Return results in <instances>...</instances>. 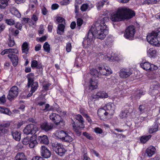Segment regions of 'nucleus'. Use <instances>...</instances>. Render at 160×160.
Returning a JSON list of instances; mask_svg holds the SVG:
<instances>
[{
  "mask_svg": "<svg viewBox=\"0 0 160 160\" xmlns=\"http://www.w3.org/2000/svg\"><path fill=\"white\" fill-rule=\"evenodd\" d=\"M109 20L108 16L102 17L94 23L89 31L87 39H84L82 45L89 50L93 46V38H96L100 39H103L108 33V28L106 24Z\"/></svg>",
  "mask_w": 160,
  "mask_h": 160,
  "instance_id": "nucleus-1",
  "label": "nucleus"
},
{
  "mask_svg": "<svg viewBox=\"0 0 160 160\" xmlns=\"http://www.w3.org/2000/svg\"><path fill=\"white\" fill-rule=\"evenodd\" d=\"M135 15L133 11L126 8H119L116 12H113L110 16V19L112 22L122 21L124 18H131Z\"/></svg>",
  "mask_w": 160,
  "mask_h": 160,
  "instance_id": "nucleus-2",
  "label": "nucleus"
},
{
  "mask_svg": "<svg viewBox=\"0 0 160 160\" xmlns=\"http://www.w3.org/2000/svg\"><path fill=\"white\" fill-rule=\"evenodd\" d=\"M148 41L151 44L156 46L160 45V31H152L148 34L147 36Z\"/></svg>",
  "mask_w": 160,
  "mask_h": 160,
  "instance_id": "nucleus-3",
  "label": "nucleus"
},
{
  "mask_svg": "<svg viewBox=\"0 0 160 160\" xmlns=\"http://www.w3.org/2000/svg\"><path fill=\"white\" fill-rule=\"evenodd\" d=\"M22 142L24 145L29 144V147L31 148H34L37 144L35 136L27 137L23 139Z\"/></svg>",
  "mask_w": 160,
  "mask_h": 160,
  "instance_id": "nucleus-4",
  "label": "nucleus"
},
{
  "mask_svg": "<svg viewBox=\"0 0 160 160\" xmlns=\"http://www.w3.org/2000/svg\"><path fill=\"white\" fill-rule=\"evenodd\" d=\"M53 150L59 155L63 156L66 151L63 146L60 143L52 145Z\"/></svg>",
  "mask_w": 160,
  "mask_h": 160,
  "instance_id": "nucleus-5",
  "label": "nucleus"
},
{
  "mask_svg": "<svg viewBox=\"0 0 160 160\" xmlns=\"http://www.w3.org/2000/svg\"><path fill=\"white\" fill-rule=\"evenodd\" d=\"M135 32L136 30L134 26L133 25L129 26L125 30L124 36L126 38L132 39L133 38Z\"/></svg>",
  "mask_w": 160,
  "mask_h": 160,
  "instance_id": "nucleus-6",
  "label": "nucleus"
},
{
  "mask_svg": "<svg viewBox=\"0 0 160 160\" xmlns=\"http://www.w3.org/2000/svg\"><path fill=\"white\" fill-rule=\"evenodd\" d=\"M38 131V128L36 125L32 124L27 125L23 130L24 133L26 134H34Z\"/></svg>",
  "mask_w": 160,
  "mask_h": 160,
  "instance_id": "nucleus-7",
  "label": "nucleus"
},
{
  "mask_svg": "<svg viewBox=\"0 0 160 160\" xmlns=\"http://www.w3.org/2000/svg\"><path fill=\"white\" fill-rule=\"evenodd\" d=\"M18 94V88L15 86H13L10 90L7 96L8 99L11 100L16 97Z\"/></svg>",
  "mask_w": 160,
  "mask_h": 160,
  "instance_id": "nucleus-8",
  "label": "nucleus"
},
{
  "mask_svg": "<svg viewBox=\"0 0 160 160\" xmlns=\"http://www.w3.org/2000/svg\"><path fill=\"white\" fill-rule=\"evenodd\" d=\"M140 66L144 70L146 71L157 70L158 68L157 66L149 62H144V63H141Z\"/></svg>",
  "mask_w": 160,
  "mask_h": 160,
  "instance_id": "nucleus-9",
  "label": "nucleus"
},
{
  "mask_svg": "<svg viewBox=\"0 0 160 160\" xmlns=\"http://www.w3.org/2000/svg\"><path fill=\"white\" fill-rule=\"evenodd\" d=\"M132 74V70L129 68H123L122 69L120 72L119 75L122 78H125L129 77Z\"/></svg>",
  "mask_w": 160,
  "mask_h": 160,
  "instance_id": "nucleus-10",
  "label": "nucleus"
},
{
  "mask_svg": "<svg viewBox=\"0 0 160 160\" xmlns=\"http://www.w3.org/2000/svg\"><path fill=\"white\" fill-rule=\"evenodd\" d=\"M105 108L106 109V111L108 112L107 115H112L115 112V105L113 103L109 102L105 105Z\"/></svg>",
  "mask_w": 160,
  "mask_h": 160,
  "instance_id": "nucleus-11",
  "label": "nucleus"
},
{
  "mask_svg": "<svg viewBox=\"0 0 160 160\" xmlns=\"http://www.w3.org/2000/svg\"><path fill=\"white\" fill-rule=\"evenodd\" d=\"M41 155L44 158H48L51 155V152L44 146L41 148Z\"/></svg>",
  "mask_w": 160,
  "mask_h": 160,
  "instance_id": "nucleus-12",
  "label": "nucleus"
},
{
  "mask_svg": "<svg viewBox=\"0 0 160 160\" xmlns=\"http://www.w3.org/2000/svg\"><path fill=\"white\" fill-rule=\"evenodd\" d=\"M10 125V123H8L0 125V137L8 133V130L6 128L9 127Z\"/></svg>",
  "mask_w": 160,
  "mask_h": 160,
  "instance_id": "nucleus-13",
  "label": "nucleus"
},
{
  "mask_svg": "<svg viewBox=\"0 0 160 160\" xmlns=\"http://www.w3.org/2000/svg\"><path fill=\"white\" fill-rule=\"evenodd\" d=\"M80 0H76L75 3V13L76 14L75 16L76 18H77V24L78 26L79 27L78 28H80V18H77V14L79 11V5L80 4Z\"/></svg>",
  "mask_w": 160,
  "mask_h": 160,
  "instance_id": "nucleus-14",
  "label": "nucleus"
},
{
  "mask_svg": "<svg viewBox=\"0 0 160 160\" xmlns=\"http://www.w3.org/2000/svg\"><path fill=\"white\" fill-rule=\"evenodd\" d=\"M108 93L104 91H98L96 93H93L92 95V98L93 99H98V98H103L108 97Z\"/></svg>",
  "mask_w": 160,
  "mask_h": 160,
  "instance_id": "nucleus-15",
  "label": "nucleus"
},
{
  "mask_svg": "<svg viewBox=\"0 0 160 160\" xmlns=\"http://www.w3.org/2000/svg\"><path fill=\"white\" fill-rule=\"evenodd\" d=\"M8 57L10 59L13 66H17L18 63V58L17 55L10 53L8 55Z\"/></svg>",
  "mask_w": 160,
  "mask_h": 160,
  "instance_id": "nucleus-16",
  "label": "nucleus"
},
{
  "mask_svg": "<svg viewBox=\"0 0 160 160\" xmlns=\"http://www.w3.org/2000/svg\"><path fill=\"white\" fill-rule=\"evenodd\" d=\"M38 105L41 107L40 109L45 112H47L51 110L50 107V105L48 104H45V102H40L38 103Z\"/></svg>",
  "mask_w": 160,
  "mask_h": 160,
  "instance_id": "nucleus-17",
  "label": "nucleus"
},
{
  "mask_svg": "<svg viewBox=\"0 0 160 160\" xmlns=\"http://www.w3.org/2000/svg\"><path fill=\"white\" fill-rule=\"evenodd\" d=\"M53 126L52 124L48 123L47 122L42 123L40 126L41 129L46 132H48L52 129Z\"/></svg>",
  "mask_w": 160,
  "mask_h": 160,
  "instance_id": "nucleus-18",
  "label": "nucleus"
},
{
  "mask_svg": "<svg viewBox=\"0 0 160 160\" xmlns=\"http://www.w3.org/2000/svg\"><path fill=\"white\" fill-rule=\"evenodd\" d=\"M159 86L157 83H153L151 85L149 90L150 93L156 94L158 92V88Z\"/></svg>",
  "mask_w": 160,
  "mask_h": 160,
  "instance_id": "nucleus-19",
  "label": "nucleus"
},
{
  "mask_svg": "<svg viewBox=\"0 0 160 160\" xmlns=\"http://www.w3.org/2000/svg\"><path fill=\"white\" fill-rule=\"evenodd\" d=\"M156 151V149L154 146H150L147 148L146 150V153L148 156L151 157V156H152V155L155 153Z\"/></svg>",
  "mask_w": 160,
  "mask_h": 160,
  "instance_id": "nucleus-20",
  "label": "nucleus"
},
{
  "mask_svg": "<svg viewBox=\"0 0 160 160\" xmlns=\"http://www.w3.org/2000/svg\"><path fill=\"white\" fill-rule=\"evenodd\" d=\"M98 82L97 80L95 79L94 78H92L89 85V89L90 90H93V89L97 88L98 87Z\"/></svg>",
  "mask_w": 160,
  "mask_h": 160,
  "instance_id": "nucleus-21",
  "label": "nucleus"
},
{
  "mask_svg": "<svg viewBox=\"0 0 160 160\" xmlns=\"http://www.w3.org/2000/svg\"><path fill=\"white\" fill-rule=\"evenodd\" d=\"M49 118L55 123L56 125H58V122L61 119V117L60 116L56 113H52L49 116Z\"/></svg>",
  "mask_w": 160,
  "mask_h": 160,
  "instance_id": "nucleus-22",
  "label": "nucleus"
},
{
  "mask_svg": "<svg viewBox=\"0 0 160 160\" xmlns=\"http://www.w3.org/2000/svg\"><path fill=\"white\" fill-rule=\"evenodd\" d=\"M105 105L102 108H100L98 111V114L99 117L102 118L106 117L107 116L108 112L106 111V109L105 108Z\"/></svg>",
  "mask_w": 160,
  "mask_h": 160,
  "instance_id": "nucleus-23",
  "label": "nucleus"
},
{
  "mask_svg": "<svg viewBox=\"0 0 160 160\" xmlns=\"http://www.w3.org/2000/svg\"><path fill=\"white\" fill-rule=\"evenodd\" d=\"M37 139L41 143L46 144L48 143V139L46 135H43L39 136L38 137Z\"/></svg>",
  "mask_w": 160,
  "mask_h": 160,
  "instance_id": "nucleus-24",
  "label": "nucleus"
},
{
  "mask_svg": "<svg viewBox=\"0 0 160 160\" xmlns=\"http://www.w3.org/2000/svg\"><path fill=\"white\" fill-rule=\"evenodd\" d=\"M67 132H65L63 130H58L57 131L55 136L58 138L62 140Z\"/></svg>",
  "mask_w": 160,
  "mask_h": 160,
  "instance_id": "nucleus-25",
  "label": "nucleus"
},
{
  "mask_svg": "<svg viewBox=\"0 0 160 160\" xmlns=\"http://www.w3.org/2000/svg\"><path fill=\"white\" fill-rule=\"evenodd\" d=\"M63 23H59L58 27L57 32L58 34L60 35H62L64 32L65 28V24Z\"/></svg>",
  "mask_w": 160,
  "mask_h": 160,
  "instance_id": "nucleus-26",
  "label": "nucleus"
},
{
  "mask_svg": "<svg viewBox=\"0 0 160 160\" xmlns=\"http://www.w3.org/2000/svg\"><path fill=\"white\" fill-rule=\"evenodd\" d=\"M12 134L13 138L16 140L20 141L21 135L20 132L17 131H13L12 132Z\"/></svg>",
  "mask_w": 160,
  "mask_h": 160,
  "instance_id": "nucleus-27",
  "label": "nucleus"
},
{
  "mask_svg": "<svg viewBox=\"0 0 160 160\" xmlns=\"http://www.w3.org/2000/svg\"><path fill=\"white\" fill-rule=\"evenodd\" d=\"M34 75L33 73H29L27 76V78L28 79V87L31 86V84H32L33 81Z\"/></svg>",
  "mask_w": 160,
  "mask_h": 160,
  "instance_id": "nucleus-28",
  "label": "nucleus"
},
{
  "mask_svg": "<svg viewBox=\"0 0 160 160\" xmlns=\"http://www.w3.org/2000/svg\"><path fill=\"white\" fill-rule=\"evenodd\" d=\"M15 158L16 160H27L25 155L22 152L18 153L16 156Z\"/></svg>",
  "mask_w": 160,
  "mask_h": 160,
  "instance_id": "nucleus-29",
  "label": "nucleus"
},
{
  "mask_svg": "<svg viewBox=\"0 0 160 160\" xmlns=\"http://www.w3.org/2000/svg\"><path fill=\"white\" fill-rule=\"evenodd\" d=\"M28 47V44L27 42H25L23 43L22 46V53L26 54H27L28 53L29 48Z\"/></svg>",
  "mask_w": 160,
  "mask_h": 160,
  "instance_id": "nucleus-30",
  "label": "nucleus"
},
{
  "mask_svg": "<svg viewBox=\"0 0 160 160\" xmlns=\"http://www.w3.org/2000/svg\"><path fill=\"white\" fill-rule=\"evenodd\" d=\"M11 12L12 14L15 15L18 18H20L21 17L20 13L16 8L14 7H13L11 8Z\"/></svg>",
  "mask_w": 160,
  "mask_h": 160,
  "instance_id": "nucleus-31",
  "label": "nucleus"
},
{
  "mask_svg": "<svg viewBox=\"0 0 160 160\" xmlns=\"http://www.w3.org/2000/svg\"><path fill=\"white\" fill-rule=\"evenodd\" d=\"M157 51L154 48H150L147 51V54L149 57H152L156 55Z\"/></svg>",
  "mask_w": 160,
  "mask_h": 160,
  "instance_id": "nucleus-32",
  "label": "nucleus"
},
{
  "mask_svg": "<svg viewBox=\"0 0 160 160\" xmlns=\"http://www.w3.org/2000/svg\"><path fill=\"white\" fill-rule=\"evenodd\" d=\"M73 140V138L72 137L67 133L62 141L66 142H72Z\"/></svg>",
  "mask_w": 160,
  "mask_h": 160,
  "instance_id": "nucleus-33",
  "label": "nucleus"
},
{
  "mask_svg": "<svg viewBox=\"0 0 160 160\" xmlns=\"http://www.w3.org/2000/svg\"><path fill=\"white\" fill-rule=\"evenodd\" d=\"M151 137V135H148V136H142L140 139V141L142 143L146 142Z\"/></svg>",
  "mask_w": 160,
  "mask_h": 160,
  "instance_id": "nucleus-34",
  "label": "nucleus"
},
{
  "mask_svg": "<svg viewBox=\"0 0 160 160\" xmlns=\"http://www.w3.org/2000/svg\"><path fill=\"white\" fill-rule=\"evenodd\" d=\"M82 152L84 153L83 160H90L89 158L87 156V152L86 147H83L82 149Z\"/></svg>",
  "mask_w": 160,
  "mask_h": 160,
  "instance_id": "nucleus-35",
  "label": "nucleus"
},
{
  "mask_svg": "<svg viewBox=\"0 0 160 160\" xmlns=\"http://www.w3.org/2000/svg\"><path fill=\"white\" fill-rule=\"evenodd\" d=\"M9 0H0V8H5L8 4Z\"/></svg>",
  "mask_w": 160,
  "mask_h": 160,
  "instance_id": "nucleus-36",
  "label": "nucleus"
},
{
  "mask_svg": "<svg viewBox=\"0 0 160 160\" xmlns=\"http://www.w3.org/2000/svg\"><path fill=\"white\" fill-rule=\"evenodd\" d=\"M90 74L91 75H93L94 77H98L100 76V73L97 70L95 69H92L91 70Z\"/></svg>",
  "mask_w": 160,
  "mask_h": 160,
  "instance_id": "nucleus-37",
  "label": "nucleus"
},
{
  "mask_svg": "<svg viewBox=\"0 0 160 160\" xmlns=\"http://www.w3.org/2000/svg\"><path fill=\"white\" fill-rule=\"evenodd\" d=\"M98 69L99 70V75L102 74V75H106V67H101V66H98Z\"/></svg>",
  "mask_w": 160,
  "mask_h": 160,
  "instance_id": "nucleus-38",
  "label": "nucleus"
},
{
  "mask_svg": "<svg viewBox=\"0 0 160 160\" xmlns=\"http://www.w3.org/2000/svg\"><path fill=\"white\" fill-rule=\"evenodd\" d=\"M31 90L34 92H35L38 87V83L37 82H33L32 84H31Z\"/></svg>",
  "mask_w": 160,
  "mask_h": 160,
  "instance_id": "nucleus-39",
  "label": "nucleus"
},
{
  "mask_svg": "<svg viewBox=\"0 0 160 160\" xmlns=\"http://www.w3.org/2000/svg\"><path fill=\"white\" fill-rule=\"evenodd\" d=\"M73 129L76 133L78 136H80V127L78 125H73Z\"/></svg>",
  "mask_w": 160,
  "mask_h": 160,
  "instance_id": "nucleus-40",
  "label": "nucleus"
},
{
  "mask_svg": "<svg viewBox=\"0 0 160 160\" xmlns=\"http://www.w3.org/2000/svg\"><path fill=\"white\" fill-rule=\"evenodd\" d=\"M31 21L33 25H35L36 23V22L38 20V14L34 13L31 17Z\"/></svg>",
  "mask_w": 160,
  "mask_h": 160,
  "instance_id": "nucleus-41",
  "label": "nucleus"
},
{
  "mask_svg": "<svg viewBox=\"0 0 160 160\" xmlns=\"http://www.w3.org/2000/svg\"><path fill=\"white\" fill-rule=\"evenodd\" d=\"M158 126L157 124H155L151 128H149V132L150 133H153V132H155L158 131Z\"/></svg>",
  "mask_w": 160,
  "mask_h": 160,
  "instance_id": "nucleus-42",
  "label": "nucleus"
},
{
  "mask_svg": "<svg viewBox=\"0 0 160 160\" xmlns=\"http://www.w3.org/2000/svg\"><path fill=\"white\" fill-rule=\"evenodd\" d=\"M8 44L9 47H12L15 44V42L14 41L13 38H12L11 37L9 36V38L8 39Z\"/></svg>",
  "mask_w": 160,
  "mask_h": 160,
  "instance_id": "nucleus-43",
  "label": "nucleus"
},
{
  "mask_svg": "<svg viewBox=\"0 0 160 160\" xmlns=\"http://www.w3.org/2000/svg\"><path fill=\"white\" fill-rule=\"evenodd\" d=\"M159 0H145L144 1L145 4H157L159 2Z\"/></svg>",
  "mask_w": 160,
  "mask_h": 160,
  "instance_id": "nucleus-44",
  "label": "nucleus"
},
{
  "mask_svg": "<svg viewBox=\"0 0 160 160\" xmlns=\"http://www.w3.org/2000/svg\"><path fill=\"white\" fill-rule=\"evenodd\" d=\"M128 110L122 111L119 114V116L121 118H126L128 115Z\"/></svg>",
  "mask_w": 160,
  "mask_h": 160,
  "instance_id": "nucleus-45",
  "label": "nucleus"
},
{
  "mask_svg": "<svg viewBox=\"0 0 160 160\" xmlns=\"http://www.w3.org/2000/svg\"><path fill=\"white\" fill-rule=\"evenodd\" d=\"M6 50L7 54L12 53L17 54L18 53V51L16 49L9 48Z\"/></svg>",
  "mask_w": 160,
  "mask_h": 160,
  "instance_id": "nucleus-46",
  "label": "nucleus"
},
{
  "mask_svg": "<svg viewBox=\"0 0 160 160\" xmlns=\"http://www.w3.org/2000/svg\"><path fill=\"white\" fill-rule=\"evenodd\" d=\"M31 67L32 68H36L38 69H39L41 66H40L39 65L38 66V62L37 61L34 60L32 62Z\"/></svg>",
  "mask_w": 160,
  "mask_h": 160,
  "instance_id": "nucleus-47",
  "label": "nucleus"
},
{
  "mask_svg": "<svg viewBox=\"0 0 160 160\" xmlns=\"http://www.w3.org/2000/svg\"><path fill=\"white\" fill-rule=\"evenodd\" d=\"M43 48L45 51L49 52L50 51V47L49 44L48 42H45L43 46Z\"/></svg>",
  "mask_w": 160,
  "mask_h": 160,
  "instance_id": "nucleus-48",
  "label": "nucleus"
},
{
  "mask_svg": "<svg viewBox=\"0 0 160 160\" xmlns=\"http://www.w3.org/2000/svg\"><path fill=\"white\" fill-rule=\"evenodd\" d=\"M89 6L88 4L87 3L83 4L81 6V10L83 11H86L88 8Z\"/></svg>",
  "mask_w": 160,
  "mask_h": 160,
  "instance_id": "nucleus-49",
  "label": "nucleus"
},
{
  "mask_svg": "<svg viewBox=\"0 0 160 160\" xmlns=\"http://www.w3.org/2000/svg\"><path fill=\"white\" fill-rule=\"evenodd\" d=\"M104 5V2H102V1L98 2L96 4V6L98 9V10L101 9L102 7H103Z\"/></svg>",
  "mask_w": 160,
  "mask_h": 160,
  "instance_id": "nucleus-50",
  "label": "nucleus"
},
{
  "mask_svg": "<svg viewBox=\"0 0 160 160\" xmlns=\"http://www.w3.org/2000/svg\"><path fill=\"white\" fill-rule=\"evenodd\" d=\"M6 22L10 25H12L15 24L14 21L12 19H7L6 20Z\"/></svg>",
  "mask_w": 160,
  "mask_h": 160,
  "instance_id": "nucleus-51",
  "label": "nucleus"
},
{
  "mask_svg": "<svg viewBox=\"0 0 160 160\" xmlns=\"http://www.w3.org/2000/svg\"><path fill=\"white\" fill-rule=\"evenodd\" d=\"M2 113L7 114L8 115H10L11 114V112L7 108H3Z\"/></svg>",
  "mask_w": 160,
  "mask_h": 160,
  "instance_id": "nucleus-52",
  "label": "nucleus"
},
{
  "mask_svg": "<svg viewBox=\"0 0 160 160\" xmlns=\"http://www.w3.org/2000/svg\"><path fill=\"white\" fill-rule=\"evenodd\" d=\"M72 48V46L71 43L68 42L66 46V50L68 52H69L71 51Z\"/></svg>",
  "mask_w": 160,
  "mask_h": 160,
  "instance_id": "nucleus-53",
  "label": "nucleus"
},
{
  "mask_svg": "<svg viewBox=\"0 0 160 160\" xmlns=\"http://www.w3.org/2000/svg\"><path fill=\"white\" fill-rule=\"evenodd\" d=\"M82 114L83 117H84L86 118V119L88 120V122H92V120L90 118V117H89V116L87 114H86V113H85V112H82Z\"/></svg>",
  "mask_w": 160,
  "mask_h": 160,
  "instance_id": "nucleus-54",
  "label": "nucleus"
},
{
  "mask_svg": "<svg viewBox=\"0 0 160 160\" xmlns=\"http://www.w3.org/2000/svg\"><path fill=\"white\" fill-rule=\"evenodd\" d=\"M82 134L88 139H90V140H91V139H92V137L89 134L87 133V132H83Z\"/></svg>",
  "mask_w": 160,
  "mask_h": 160,
  "instance_id": "nucleus-55",
  "label": "nucleus"
},
{
  "mask_svg": "<svg viewBox=\"0 0 160 160\" xmlns=\"http://www.w3.org/2000/svg\"><path fill=\"white\" fill-rule=\"evenodd\" d=\"M138 109L139 111H140V112H141V113H143V112H144L145 110V106L143 105H139Z\"/></svg>",
  "mask_w": 160,
  "mask_h": 160,
  "instance_id": "nucleus-56",
  "label": "nucleus"
},
{
  "mask_svg": "<svg viewBox=\"0 0 160 160\" xmlns=\"http://www.w3.org/2000/svg\"><path fill=\"white\" fill-rule=\"evenodd\" d=\"M112 72L111 69L109 67H106V75H108L110 74H112Z\"/></svg>",
  "mask_w": 160,
  "mask_h": 160,
  "instance_id": "nucleus-57",
  "label": "nucleus"
},
{
  "mask_svg": "<svg viewBox=\"0 0 160 160\" xmlns=\"http://www.w3.org/2000/svg\"><path fill=\"white\" fill-rule=\"evenodd\" d=\"M57 21L58 22H61L62 23L65 24L64 19L61 17H59L57 19Z\"/></svg>",
  "mask_w": 160,
  "mask_h": 160,
  "instance_id": "nucleus-58",
  "label": "nucleus"
},
{
  "mask_svg": "<svg viewBox=\"0 0 160 160\" xmlns=\"http://www.w3.org/2000/svg\"><path fill=\"white\" fill-rule=\"evenodd\" d=\"M69 2V0H63L61 2L60 4L62 5H67Z\"/></svg>",
  "mask_w": 160,
  "mask_h": 160,
  "instance_id": "nucleus-59",
  "label": "nucleus"
},
{
  "mask_svg": "<svg viewBox=\"0 0 160 160\" xmlns=\"http://www.w3.org/2000/svg\"><path fill=\"white\" fill-rule=\"evenodd\" d=\"M94 131L95 132L98 133V134H101L103 132L102 129L101 128H94Z\"/></svg>",
  "mask_w": 160,
  "mask_h": 160,
  "instance_id": "nucleus-60",
  "label": "nucleus"
},
{
  "mask_svg": "<svg viewBox=\"0 0 160 160\" xmlns=\"http://www.w3.org/2000/svg\"><path fill=\"white\" fill-rule=\"evenodd\" d=\"M6 102V98L5 95H3L0 98V102L1 103H4Z\"/></svg>",
  "mask_w": 160,
  "mask_h": 160,
  "instance_id": "nucleus-61",
  "label": "nucleus"
},
{
  "mask_svg": "<svg viewBox=\"0 0 160 160\" xmlns=\"http://www.w3.org/2000/svg\"><path fill=\"white\" fill-rule=\"evenodd\" d=\"M5 27L6 26L4 24L2 23L0 24V33L2 32L4 30Z\"/></svg>",
  "mask_w": 160,
  "mask_h": 160,
  "instance_id": "nucleus-62",
  "label": "nucleus"
},
{
  "mask_svg": "<svg viewBox=\"0 0 160 160\" xmlns=\"http://www.w3.org/2000/svg\"><path fill=\"white\" fill-rule=\"evenodd\" d=\"M15 27L19 29V30H21L22 28V25L19 22H18L16 23L15 25Z\"/></svg>",
  "mask_w": 160,
  "mask_h": 160,
  "instance_id": "nucleus-63",
  "label": "nucleus"
},
{
  "mask_svg": "<svg viewBox=\"0 0 160 160\" xmlns=\"http://www.w3.org/2000/svg\"><path fill=\"white\" fill-rule=\"evenodd\" d=\"M32 160H44L42 158L39 156H36L33 157Z\"/></svg>",
  "mask_w": 160,
  "mask_h": 160,
  "instance_id": "nucleus-64",
  "label": "nucleus"
}]
</instances>
